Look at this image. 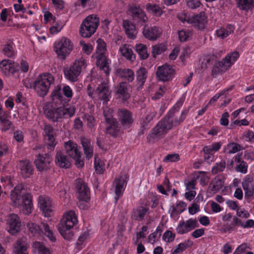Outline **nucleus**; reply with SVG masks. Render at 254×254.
<instances>
[{
	"instance_id": "obj_36",
	"label": "nucleus",
	"mask_w": 254,
	"mask_h": 254,
	"mask_svg": "<svg viewBox=\"0 0 254 254\" xmlns=\"http://www.w3.org/2000/svg\"><path fill=\"white\" fill-rule=\"evenodd\" d=\"M234 29L233 26L228 25L225 27H223L217 29L215 31V34L218 38L223 39L233 32Z\"/></svg>"
},
{
	"instance_id": "obj_18",
	"label": "nucleus",
	"mask_w": 254,
	"mask_h": 254,
	"mask_svg": "<svg viewBox=\"0 0 254 254\" xmlns=\"http://www.w3.org/2000/svg\"><path fill=\"white\" fill-rule=\"evenodd\" d=\"M74 189L80 200L85 202L89 200L90 198L89 189L81 179L76 180Z\"/></svg>"
},
{
	"instance_id": "obj_12",
	"label": "nucleus",
	"mask_w": 254,
	"mask_h": 254,
	"mask_svg": "<svg viewBox=\"0 0 254 254\" xmlns=\"http://www.w3.org/2000/svg\"><path fill=\"white\" fill-rule=\"evenodd\" d=\"M64 148L66 153L75 161V165L78 168H81L84 165L81 154L78 149L77 145L71 140L64 143Z\"/></svg>"
},
{
	"instance_id": "obj_20",
	"label": "nucleus",
	"mask_w": 254,
	"mask_h": 254,
	"mask_svg": "<svg viewBox=\"0 0 254 254\" xmlns=\"http://www.w3.org/2000/svg\"><path fill=\"white\" fill-rule=\"evenodd\" d=\"M198 224L195 218H190L186 221H180L176 230L178 234H186L197 227Z\"/></svg>"
},
{
	"instance_id": "obj_15",
	"label": "nucleus",
	"mask_w": 254,
	"mask_h": 254,
	"mask_svg": "<svg viewBox=\"0 0 254 254\" xmlns=\"http://www.w3.org/2000/svg\"><path fill=\"white\" fill-rule=\"evenodd\" d=\"M127 12L131 16L133 21L138 25H144L148 21V18L145 12L138 6H130Z\"/></svg>"
},
{
	"instance_id": "obj_50",
	"label": "nucleus",
	"mask_w": 254,
	"mask_h": 254,
	"mask_svg": "<svg viewBox=\"0 0 254 254\" xmlns=\"http://www.w3.org/2000/svg\"><path fill=\"white\" fill-rule=\"evenodd\" d=\"M222 144L220 142H214L211 144L205 146L203 147V151L204 153H214L218 151L221 147Z\"/></svg>"
},
{
	"instance_id": "obj_13",
	"label": "nucleus",
	"mask_w": 254,
	"mask_h": 254,
	"mask_svg": "<svg viewBox=\"0 0 254 254\" xmlns=\"http://www.w3.org/2000/svg\"><path fill=\"white\" fill-rule=\"evenodd\" d=\"M103 111L106 122V132L112 136H115L118 134L119 128L117 122L112 117L113 111L106 107L104 108Z\"/></svg>"
},
{
	"instance_id": "obj_47",
	"label": "nucleus",
	"mask_w": 254,
	"mask_h": 254,
	"mask_svg": "<svg viewBox=\"0 0 254 254\" xmlns=\"http://www.w3.org/2000/svg\"><path fill=\"white\" fill-rule=\"evenodd\" d=\"M243 147L235 142H230L224 147V152L228 154H234L242 150Z\"/></svg>"
},
{
	"instance_id": "obj_52",
	"label": "nucleus",
	"mask_w": 254,
	"mask_h": 254,
	"mask_svg": "<svg viewBox=\"0 0 254 254\" xmlns=\"http://www.w3.org/2000/svg\"><path fill=\"white\" fill-rule=\"evenodd\" d=\"M152 54L154 58L165 52L166 49V46L163 43L156 44L152 46Z\"/></svg>"
},
{
	"instance_id": "obj_42",
	"label": "nucleus",
	"mask_w": 254,
	"mask_h": 254,
	"mask_svg": "<svg viewBox=\"0 0 254 254\" xmlns=\"http://www.w3.org/2000/svg\"><path fill=\"white\" fill-rule=\"evenodd\" d=\"M193 245V242L188 239L185 241L178 244L174 251L172 252V254H180L186 250L187 248L190 247Z\"/></svg>"
},
{
	"instance_id": "obj_24",
	"label": "nucleus",
	"mask_w": 254,
	"mask_h": 254,
	"mask_svg": "<svg viewBox=\"0 0 254 254\" xmlns=\"http://www.w3.org/2000/svg\"><path fill=\"white\" fill-rule=\"evenodd\" d=\"M131 92V86L126 82L120 83L117 87L118 97L126 101L129 98Z\"/></svg>"
},
{
	"instance_id": "obj_7",
	"label": "nucleus",
	"mask_w": 254,
	"mask_h": 254,
	"mask_svg": "<svg viewBox=\"0 0 254 254\" xmlns=\"http://www.w3.org/2000/svg\"><path fill=\"white\" fill-rule=\"evenodd\" d=\"M97 47L95 53L92 58L96 59V65L103 70L107 75L110 73L109 62L107 59L106 48L105 42L101 39L97 40Z\"/></svg>"
},
{
	"instance_id": "obj_35",
	"label": "nucleus",
	"mask_w": 254,
	"mask_h": 254,
	"mask_svg": "<svg viewBox=\"0 0 254 254\" xmlns=\"http://www.w3.org/2000/svg\"><path fill=\"white\" fill-rule=\"evenodd\" d=\"M14 64L9 60H4L0 62V70L5 75L13 74Z\"/></svg>"
},
{
	"instance_id": "obj_19",
	"label": "nucleus",
	"mask_w": 254,
	"mask_h": 254,
	"mask_svg": "<svg viewBox=\"0 0 254 254\" xmlns=\"http://www.w3.org/2000/svg\"><path fill=\"white\" fill-rule=\"evenodd\" d=\"M175 74V69L172 65L164 64L159 66L156 71L158 79L165 82L172 79Z\"/></svg>"
},
{
	"instance_id": "obj_63",
	"label": "nucleus",
	"mask_w": 254,
	"mask_h": 254,
	"mask_svg": "<svg viewBox=\"0 0 254 254\" xmlns=\"http://www.w3.org/2000/svg\"><path fill=\"white\" fill-rule=\"evenodd\" d=\"M80 44L82 47V52L86 55H89L93 51V47L90 43H86L83 41L80 42Z\"/></svg>"
},
{
	"instance_id": "obj_39",
	"label": "nucleus",
	"mask_w": 254,
	"mask_h": 254,
	"mask_svg": "<svg viewBox=\"0 0 254 254\" xmlns=\"http://www.w3.org/2000/svg\"><path fill=\"white\" fill-rule=\"evenodd\" d=\"M32 248L33 254H50L49 249L40 242H33Z\"/></svg>"
},
{
	"instance_id": "obj_29",
	"label": "nucleus",
	"mask_w": 254,
	"mask_h": 254,
	"mask_svg": "<svg viewBox=\"0 0 254 254\" xmlns=\"http://www.w3.org/2000/svg\"><path fill=\"white\" fill-rule=\"evenodd\" d=\"M123 26L128 38L131 39H135L137 34V30L133 23L128 20H124L123 21Z\"/></svg>"
},
{
	"instance_id": "obj_33",
	"label": "nucleus",
	"mask_w": 254,
	"mask_h": 254,
	"mask_svg": "<svg viewBox=\"0 0 254 254\" xmlns=\"http://www.w3.org/2000/svg\"><path fill=\"white\" fill-rule=\"evenodd\" d=\"M186 206L187 204L183 201H179L176 205H173L169 209L171 216L177 218L179 214L186 209Z\"/></svg>"
},
{
	"instance_id": "obj_61",
	"label": "nucleus",
	"mask_w": 254,
	"mask_h": 254,
	"mask_svg": "<svg viewBox=\"0 0 254 254\" xmlns=\"http://www.w3.org/2000/svg\"><path fill=\"white\" fill-rule=\"evenodd\" d=\"M191 53V50L189 47H186L182 50L180 58L183 63H185L187 60L190 58Z\"/></svg>"
},
{
	"instance_id": "obj_6",
	"label": "nucleus",
	"mask_w": 254,
	"mask_h": 254,
	"mask_svg": "<svg viewBox=\"0 0 254 254\" xmlns=\"http://www.w3.org/2000/svg\"><path fill=\"white\" fill-rule=\"evenodd\" d=\"M87 65L86 61L83 57L76 59L69 67L64 68L65 78L70 82H76L82 72L85 70Z\"/></svg>"
},
{
	"instance_id": "obj_27",
	"label": "nucleus",
	"mask_w": 254,
	"mask_h": 254,
	"mask_svg": "<svg viewBox=\"0 0 254 254\" xmlns=\"http://www.w3.org/2000/svg\"><path fill=\"white\" fill-rule=\"evenodd\" d=\"M119 119L125 127H129L133 122L132 114L126 109H122L118 112Z\"/></svg>"
},
{
	"instance_id": "obj_62",
	"label": "nucleus",
	"mask_w": 254,
	"mask_h": 254,
	"mask_svg": "<svg viewBox=\"0 0 254 254\" xmlns=\"http://www.w3.org/2000/svg\"><path fill=\"white\" fill-rule=\"evenodd\" d=\"M176 237V234L170 230L166 231L162 236V239L166 243L172 242Z\"/></svg>"
},
{
	"instance_id": "obj_14",
	"label": "nucleus",
	"mask_w": 254,
	"mask_h": 254,
	"mask_svg": "<svg viewBox=\"0 0 254 254\" xmlns=\"http://www.w3.org/2000/svg\"><path fill=\"white\" fill-rule=\"evenodd\" d=\"M5 230L11 235H15L20 232L21 222L18 215L11 213L5 218Z\"/></svg>"
},
{
	"instance_id": "obj_55",
	"label": "nucleus",
	"mask_w": 254,
	"mask_h": 254,
	"mask_svg": "<svg viewBox=\"0 0 254 254\" xmlns=\"http://www.w3.org/2000/svg\"><path fill=\"white\" fill-rule=\"evenodd\" d=\"M52 25L49 28V33L51 35H54L59 33L63 29V25L58 21L51 23Z\"/></svg>"
},
{
	"instance_id": "obj_44",
	"label": "nucleus",
	"mask_w": 254,
	"mask_h": 254,
	"mask_svg": "<svg viewBox=\"0 0 254 254\" xmlns=\"http://www.w3.org/2000/svg\"><path fill=\"white\" fill-rule=\"evenodd\" d=\"M135 50L141 60H145L148 57L147 48L145 45L137 44L135 46Z\"/></svg>"
},
{
	"instance_id": "obj_8",
	"label": "nucleus",
	"mask_w": 254,
	"mask_h": 254,
	"mask_svg": "<svg viewBox=\"0 0 254 254\" xmlns=\"http://www.w3.org/2000/svg\"><path fill=\"white\" fill-rule=\"evenodd\" d=\"M53 49L59 58L64 60L72 51L73 45L68 38L62 37L54 42Z\"/></svg>"
},
{
	"instance_id": "obj_21",
	"label": "nucleus",
	"mask_w": 254,
	"mask_h": 254,
	"mask_svg": "<svg viewBox=\"0 0 254 254\" xmlns=\"http://www.w3.org/2000/svg\"><path fill=\"white\" fill-rule=\"evenodd\" d=\"M128 178L127 174H124L121 175L115 180L113 184V188L116 194L115 196L116 202L123 195L127 184Z\"/></svg>"
},
{
	"instance_id": "obj_60",
	"label": "nucleus",
	"mask_w": 254,
	"mask_h": 254,
	"mask_svg": "<svg viewBox=\"0 0 254 254\" xmlns=\"http://www.w3.org/2000/svg\"><path fill=\"white\" fill-rule=\"evenodd\" d=\"M45 139L48 149L51 151L53 150L57 144L54 134L45 135Z\"/></svg>"
},
{
	"instance_id": "obj_5",
	"label": "nucleus",
	"mask_w": 254,
	"mask_h": 254,
	"mask_svg": "<svg viewBox=\"0 0 254 254\" xmlns=\"http://www.w3.org/2000/svg\"><path fill=\"white\" fill-rule=\"evenodd\" d=\"M55 78L50 73L44 72L39 74L33 83V88L38 96L44 97L49 92L51 85L54 83Z\"/></svg>"
},
{
	"instance_id": "obj_49",
	"label": "nucleus",
	"mask_w": 254,
	"mask_h": 254,
	"mask_svg": "<svg viewBox=\"0 0 254 254\" xmlns=\"http://www.w3.org/2000/svg\"><path fill=\"white\" fill-rule=\"evenodd\" d=\"M89 239V232H84L80 235L76 242V246L78 249L80 250L85 246V244Z\"/></svg>"
},
{
	"instance_id": "obj_16",
	"label": "nucleus",
	"mask_w": 254,
	"mask_h": 254,
	"mask_svg": "<svg viewBox=\"0 0 254 254\" xmlns=\"http://www.w3.org/2000/svg\"><path fill=\"white\" fill-rule=\"evenodd\" d=\"M38 207L46 217H50L54 212L52 199L45 195H40L38 199Z\"/></svg>"
},
{
	"instance_id": "obj_26",
	"label": "nucleus",
	"mask_w": 254,
	"mask_h": 254,
	"mask_svg": "<svg viewBox=\"0 0 254 254\" xmlns=\"http://www.w3.org/2000/svg\"><path fill=\"white\" fill-rule=\"evenodd\" d=\"M253 177L250 175H246L243 179L242 182V187L245 191V194L246 196H251L254 192Z\"/></svg>"
},
{
	"instance_id": "obj_48",
	"label": "nucleus",
	"mask_w": 254,
	"mask_h": 254,
	"mask_svg": "<svg viewBox=\"0 0 254 254\" xmlns=\"http://www.w3.org/2000/svg\"><path fill=\"white\" fill-rule=\"evenodd\" d=\"M148 209L144 207H139L133 212L132 217L137 220H142L148 213Z\"/></svg>"
},
{
	"instance_id": "obj_58",
	"label": "nucleus",
	"mask_w": 254,
	"mask_h": 254,
	"mask_svg": "<svg viewBox=\"0 0 254 254\" xmlns=\"http://www.w3.org/2000/svg\"><path fill=\"white\" fill-rule=\"evenodd\" d=\"M223 186L222 181L218 178L215 179L210 184L209 189L213 192L221 189Z\"/></svg>"
},
{
	"instance_id": "obj_4",
	"label": "nucleus",
	"mask_w": 254,
	"mask_h": 254,
	"mask_svg": "<svg viewBox=\"0 0 254 254\" xmlns=\"http://www.w3.org/2000/svg\"><path fill=\"white\" fill-rule=\"evenodd\" d=\"M78 215L73 210L64 212L58 225V230L64 239L71 240L73 236L72 229L78 223Z\"/></svg>"
},
{
	"instance_id": "obj_64",
	"label": "nucleus",
	"mask_w": 254,
	"mask_h": 254,
	"mask_svg": "<svg viewBox=\"0 0 254 254\" xmlns=\"http://www.w3.org/2000/svg\"><path fill=\"white\" fill-rule=\"evenodd\" d=\"M3 52L5 55L9 58L12 57L15 54L13 47L11 44L4 45L3 48Z\"/></svg>"
},
{
	"instance_id": "obj_34",
	"label": "nucleus",
	"mask_w": 254,
	"mask_h": 254,
	"mask_svg": "<svg viewBox=\"0 0 254 254\" xmlns=\"http://www.w3.org/2000/svg\"><path fill=\"white\" fill-rule=\"evenodd\" d=\"M116 75L119 77L127 80L128 82H131L134 78V73L130 69H117L115 71Z\"/></svg>"
},
{
	"instance_id": "obj_43",
	"label": "nucleus",
	"mask_w": 254,
	"mask_h": 254,
	"mask_svg": "<svg viewBox=\"0 0 254 254\" xmlns=\"http://www.w3.org/2000/svg\"><path fill=\"white\" fill-rule=\"evenodd\" d=\"M145 7L149 13L155 16H160L163 13L162 9L157 4L148 3L146 4Z\"/></svg>"
},
{
	"instance_id": "obj_11",
	"label": "nucleus",
	"mask_w": 254,
	"mask_h": 254,
	"mask_svg": "<svg viewBox=\"0 0 254 254\" xmlns=\"http://www.w3.org/2000/svg\"><path fill=\"white\" fill-rule=\"evenodd\" d=\"M172 128V125L167 120H162L151 130L147 136L150 142H155L163 138L167 132Z\"/></svg>"
},
{
	"instance_id": "obj_40",
	"label": "nucleus",
	"mask_w": 254,
	"mask_h": 254,
	"mask_svg": "<svg viewBox=\"0 0 254 254\" xmlns=\"http://www.w3.org/2000/svg\"><path fill=\"white\" fill-rule=\"evenodd\" d=\"M81 142L83 148L84 152L86 157L90 159L93 156V149L91 145V141L85 138L81 139Z\"/></svg>"
},
{
	"instance_id": "obj_53",
	"label": "nucleus",
	"mask_w": 254,
	"mask_h": 254,
	"mask_svg": "<svg viewBox=\"0 0 254 254\" xmlns=\"http://www.w3.org/2000/svg\"><path fill=\"white\" fill-rule=\"evenodd\" d=\"M239 54L237 52H233L228 54L225 58L227 64L230 67L233 64L239 57Z\"/></svg>"
},
{
	"instance_id": "obj_22",
	"label": "nucleus",
	"mask_w": 254,
	"mask_h": 254,
	"mask_svg": "<svg viewBox=\"0 0 254 254\" xmlns=\"http://www.w3.org/2000/svg\"><path fill=\"white\" fill-rule=\"evenodd\" d=\"M162 29L156 26L144 28L142 33L144 37L150 41L156 40L162 34Z\"/></svg>"
},
{
	"instance_id": "obj_57",
	"label": "nucleus",
	"mask_w": 254,
	"mask_h": 254,
	"mask_svg": "<svg viewBox=\"0 0 254 254\" xmlns=\"http://www.w3.org/2000/svg\"><path fill=\"white\" fill-rule=\"evenodd\" d=\"M84 122L86 124L88 127L92 128L96 125L94 117L92 115L85 114L83 118Z\"/></svg>"
},
{
	"instance_id": "obj_37",
	"label": "nucleus",
	"mask_w": 254,
	"mask_h": 254,
	"mask_svg": "<svg viewBox=\"0 0 254 254\" xmlns=\"http://www.w3.org/2000/svg\"><path fill=\"white\" fill-rule=\"evenodd\" d=\"M149 92L152 99L157 100L160 99L164 94L166 92V87L154 85L150 87Z\"/></svg>"
},
{
	"instance_id": "obj_2",
	"label": "nucleus",
	"mask_w": 254,
	"mask_h": 254,
	"mask_svg": "<svg viewBox=\"0 0 254 254\" xmlns=\"http://www.w3.org/2000/svg\"><path fill=\"white\" fill-rule=\"evenodd\" d=\"M10 199L13 205L18 207L24 214L29 215L32 212V196L22 185L16 186L11 191Z\"/></svg>"
},
{
	"instance_id": "obj_23",
	"label": "nucleus",
	"mask_w": 254,
	"mask_h": 254,
	"mask_svg": "<svg viewBox=\"0 0 254 254\" xmlns=\"http://www.w3.org/2000/svg\"><path fill=\"white\" fill-rule=\"evenodd\" d=\"M52 160V158L49 155L45 154V156L39 155L37 156L34 163L37 170L39 171H42L47 170L50 168Z\"/></svg>"
},
{
	"instance_id": "obj_54",
	"label": "nucleus",
	"mask_w": 254,
	"mask_h": 254,
	"mask_svg": "<svg viewBox=\"0 0 254 254\" xmlns=\"http://www.w3.org/2000/svg\"><path fill=\"white\" fill-rule=\"evenodd\" d=\"M179 40L181 42L189 40L192 36V32L189 30H181L178 32Z\"/></svg>"
},
{
	"instance_id": "obj_32",
	"label": "nucleus",
	"mask_w": 254,
	"mask_h": 254,
	"mask_svg": "<svg viewBox=\"0 0 254 254\" xmlns=\"http://www.w3.org/2000/svg\"><path fill=\"white\" fill-rule=\"evenodd\" d=\"M119 52L123 57L131 63L135 60V55L129 45L127 44L122 45L119 48Z\"/></svg>"
},
{
	"instance_id": "obj_30",
	"label": "nucleus",
	"mask_w": 254,
	"mask_h": 254,
	"mask_svg": "<svg viewBox=\"0 0 254 254\" xmlns=\"http://www.w3.org/2000/svg\"><path fill=\"white\" fill-rule=\"evenodd\" d=\"M109 163L102 158L95 156L94 158V168L97 174H102L109 168Z\"/></svg>"
},
{
	"instance_id": "obj_17",
	"label": "nucleus",
	"mask_w": 254,
	"mask_h": 254,
	"mask_svg": "<svg viewBox=\"0 0 254 254\" xmlns=\"http://www.w3.org/2000/svg\"><path fill=\"white\" fill-rule=\"evenodd\" d=\"M182 104L183 102L182 101L178 102L176 104V106H177V108L175 107L174 109L171 110L168 116L163 120L168 121L169 123L172 125V128L173 127L178 126L181 123L183 122L188 113L187 110H184L182 111L181 115L179 117L175 114V111H178L179 108Z\"/></svg>"
},
{
	"instance_id": "obj_46",
	"label": "nucleus",
	"mask_w": 254,
	"mask_h": 254,
	"mask_svg": "<svg viewBox=\"0 0 254 254\" xmlns=\"http://www.w3.org/2000/svg\"><path fill=\"white\" fill-rule=\"evenodd\" d=\"M27 227L30 233L34 237H39L43 233V231L40 226L33 222L27 223Z\"/></svg>"
},
{
	"instance_id": "obj_56",
	"label": "nucleus",
	"mask_w": 254,
	"mask_h": 254,
	"mask_svg": "<svg viewBox=\"0 0 254 254\" xmlns=\"http://www.w3.org/2000/svg\"><path fill=\"white\" fill-rule=\"evenodd\" d=\"M43 228L44 230V233L46 237L49 239L52 242H55L56 241V237L54 235L52 230L50 229L49 226L45 223L42 224Z\"/></svg>"
},
{
	"instance_id": "obj_1",
	"label": "nucleus",
	"mask_w": 254,
	"mask_h": 254,
	"mask_svg": "<svg viewBox=\"0 0 254 254\" xmlns=\"http://www.w3.org/2000/svg\"><path fill=\"white\" fill-rule=\"evenodd\" d=\"M61 90L60 87H56L51 95L52 102L46 104L44 107L46 117L53 122H58L61 119L70 118L75 114V108L73 106L67 104L58 107L56 105L63 100Z\"/></svg>"
},
{
	"instance_id": "obj_9",
	"label": "nucleus",
	"mask_w": 254,
	"mask_h": 254,
	"mask_svg": "<svg viewBox=\"0 0 254 254\" xmlns=\"http://www.w3.org/2000/svg\"><path fill=\"white\" fill-rule=\"evenodd\" d=\"M99 20L95 15L87 16L82 22L80 28V35L83 38L91 37L96 31Z\"/></svg>"
},
{
	"instance_id": "obj_28",
	"label": "nucleus",
	"mask_w": 254,
	"mask_h": 254,
	"mask_svg": "<svg viewBox=\"0 0 254 254\" xmlns=\"http://www.w3.org/2000/svg\"><path fill=\"white\" fill-rule=\"evenodd\" d=\"M18 167L20 171L21 175L23 178H28L33 174V166L31 162L28 160L20 161Z\"/></svg>"
},
{
	"instance_id": "obj_3",
	"label": "nucleus",
	"mask_w": 254,
	"mask_h": 254,
	"mask_svg": "<svg viewBox=\"0 0 254 254\" xmlns=\"http://www.w3.org/2000/svg\"><path fill=\"white\" fill-rule=\"evenodd\" d=\"M87 93L94 100H100L107 103L111 98V91L107 81L101 78L94 79L91 83L87 86Z\"/></svg>"
},
{
	"instance_id": "obj_45",
	"label": "nucleus",
	"mask_w": 254,
	"mask_h": 254,
	"mask_svg": "<svg viewBox=\"0 0 254 254\" xmlns=\"http://www.w3.org/2000/svg\"><path fill=\"white\" fill-rule=\"evenodd\" d=\"M229 66L225 60L216 63L213 68V74H217L225 71Z\"/></svg>"
},
{
	"instance_id": "obj_41",
	"label": "nucleus",
	"mask_w": 254,
	"mask_h": 254,
	"mask_svg": "<svg viewBox=\"0 0 254 254\" xmlns=\"http://www.w3.org/2000/svg\"><path fill=\"white\" fill-rule=\"evenodd\" d=\"M56 191L62 201L67 202L69 198V194L66 191L65 186L64 183H60L56 188Z\"/></svg>"
},
{
	"instance_id": "obj_10",
	"label": "nucleus",
	"mask_w": 254,
	"mask_h": 254,
	"mask_svg": "<svg viewBox=\"0 0 254 254\" xmlns=\"http://www.w3.org/2000/svg\"><path fill=\"white\" fill-rule=\"evenodd\" d=\"M179 19L184 23H188L198 29H203L208 22V17L203 12L195 15H188L185 14L178 15Z\"/></svg>"
},
{
	"instance_id": "obj_38",
	"label": "nucleus",
	"mask_w": 254,
	"mask_h": 254,
	"mask_svg": "<svg viewBox=\"0 0 254 254\" xmlns=\"http://www.w3.org/2000/svg\"><path fill=\"white\" fill-rule=\"evenodd\" d=\"M137 89L140 90L143 86L147 78V70L144 67H140L137 71Z\"/></svg>"
},
{
	"instance_id": "obj_25",
	"label": "nucleus",
	"mask_w": 254,
	"mask_h": 254,
	"mask_svg": "<svg viewBox=\"0 0 254 254\" xmlns=\"http://www.w3.org/2000/svg\"><path fill=\"white\" fill-rule=\"evenodd\" d=\"M29 246L25 238H18L15 243L13 247L14 254H28Z\"/></svg>"
},
{
	"instance_id": "obj_59",
	"label": "nucleus",
	"mask_w": 254,
	"mask_h": 254,
	"mask_svg": "<svg viewBox=\"0 0 254 254\" xmlns=\"http://www.w3.org/2000/svg\"><path fill=\"white\" fill-rule=\"evenodd\" d=\"M161 236L159 230L156 229L154 232L150 234L148 237V243L154 245L158 242Z\"/></svg>"
},
{
	"instance_id": "obj_51",
	"label": "nucleus",
	"mask_w": 254,
	"mask_h": 254,
	"mask_svg": "<svg viewBox=\"0 0 254 254\" xmlns=\"http://www.w3.org/2000/svg\"><path fill=\"white\" fill-rule=\"evenodd\" d=\"M238 7L242 10H248L254 5V0H237Z\"/></svg>"
},
{
	"instance_id": "obj_31",
	"label": "nucleus",
	"mask_w": 254,
	"mask_h": 254,
	"mask_svg": "<svg viewBox=\"0 0 254 254\" xmlns=\"http://www.w3.org/2000/svg\"><path fill=\"white\" fill-rule=\"evenodd\" d=\"M55 162L56 165L61 168H68L71 165L70 159L61 151L57 152Z\"/></svg>"
}]
</instances>
